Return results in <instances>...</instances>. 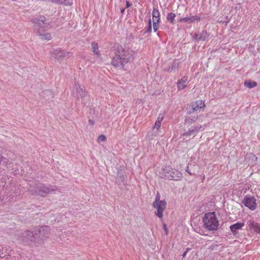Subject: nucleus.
Segmentation results:
<instances>
[{"label":"nucleus","mask_w":260,"mask_h":260,"mask_svg":"<svg viewBox=\"0 0 260 260\" xmlns=\"http://www.w3.org/2000/svg\"><path fill=\"white\" fill-rule=\"evenodd\" d=\"M135 52L128 47L120 49L112 59V63L114 66H124L134 58Z\"/></svg>","instance_id":"1"},{"label":"nucleus","mask_w":260,"mask_h":260,"mask_svg":"<svg viewBox=\"0 0 260 260\" xmlns=\"http://www.w3.org/2000/svg\"><path fill=\"white\" fill-rule=\"evenodd\" d=\"M49 228L47 226H42L40 228H36L34 229L32 232L26 231L23 233V237L26 240H30L34 242H36V239L40 237H38V233L42 237L46 236L48 235Z\"/></svg>","instance_id":"2"},{"label":"nucleus","mask_w":260,"mask_h":260,"mask_svg":"<svg viewBox=\"0 0 260 260\" xmlns=\"http://www.w3.org/2000/svg\"><path fill=\"white\" fill-rule=\"evenodd\" d=\"M204 225L209 231H214L217 230L219 222L214 212L206 213L203 218Z\"/></svg>","instance_id":"3"},{"label":"nucleus","mask_w":260,"mask_h":260,"mask_svg":"<svg viewBox=\"0 0 260 260\" xmlns=\"http://www.w3.org/2000/svg\"><path fill=\"white\" fill-rule=\"evenodd\" d=\"M162 175L166 178L171 180H178L182 178V174L178 170L173 169L169 166H166L162 169Z\"/></svg>","instance_id":"4"},{"label":"nucleus","mask_w":260,"mask_h":260,"mask_svg":"<svg viewBox=\"0 0 260 260\" xmlns=\"http://www.w3.org/2000/svg\"><path fill=\"white\" fill-rule=\"evenodd\" d=\"M256 199L254 197L250 195H246L243 199V203L250 210H254L256 207L257 204L256 203Z\"/></svg>","instance_id":"5"},{"label":"nucleus","mask_w":260,"mask_h":260,"mask_svg":"<svg viewBox=\"0 0 260 260\" xmlns=\"http://www.w3.org/2000/svg\"><path fill=\"white\" fill-rule=\"evenodd\" d=\"M153 206L154 208L157 209V212L155 215L159 218H162L163 216V212L166 208L167 203L165 201H161L157 203H153Z\"/></svg>","instance_id":"6"},{"label":"nucleus","mask_w":260,"mask_h":260,"mask_svg":"<svg viewBox=\"0 0 260 260\" xmlns=\"http://www.w3.org/2000/svg\"><path fill=\"white\" fill-rule=\"evenodd\" d=\"M190 107L192 112H199L202 109H204L206 107L205 102L202 100H198L191 102L190 104Z\"/></svg>","instance_id":"7"},{"label":"nucleus","mask_w":260,"mask_h":260,"mask_svg":"<svg viewBox=\"0 0 260 260\" xmlns=\"http://www.w3.org/2000/svg\"><path fill=\"white\" fill-rule=\"evenodd\" d=\"M247 224L250 230L257 234H260V224L258 222L253 220H249Z\"/></svg>","instance_id":"8"},{"label":"nucleus","mask_w":260,"mask_h":260,"mask_svg":"<svg viewBox=\"0 0 260 260\" xmlns=\"http://www.w3.org/2000/svg\"><path fill=\"white\" fill-rule=\"evenodd\" d=\"M53 190H54V189H50L49 187L43 185L40 186V187L38 188V189L37 191H36V192L39 195L44 197Z\"/></svg>","instance_id":"9"},{"label":"nucleus","mask_w":260,"mask_h":260,"mask_svg":"<svg viewBox=\"0 0 260 260\" xmlns=\"http://www.w3.org/2000/svg\"><path fill=\"white\" fill-rule=\"evenodd\" d=\"M187 77L183 76L178 81L177 86L178 90H182L187 86Z\"/></svg>","instance_id":"10"},{"label":"nucleus","mask_w":260,"mask_h":260,"mask_svg":"<svg viewBox=\"0 0 260 260\" xmlns=\"http://www.w3.org/2000/svg\"><path fill=\"white\" fill-rule=\"evenodd\" d=\"M200 17L197 15L192 16L191 17H187L180 18L179 20L180 22L192 23L195 21H199Z\"/></svg>","instance_id":"11"},{"label":"nucleus","mask_w":260,"mask_h":260,"mask_svg":"<svg viewBox=\"0 0 260 260\" xmlns=\"http://www.w3.org/2000/svg\"><path fill=\"white\" fill-rule=\"evenodd\" d=\"M244 226V222H237L235 224L231 225L230 227L231 232L233 234H235L238 230H241Z\"/></svg>","instance_id":"12"},{"label":"nucleus","mask_w":260,"mask_h":260,"mask_svg":"<svg viewBox=\"0 0 260 260\" xmlns=\"http://www.w3.org/2000/svg\"><path fill=\"white\" fill-rule=\"evenodd\" d=\"M69 54V52H65L60 50H56L54 52V58L57 60H60Z\"/></svg>","instance_id":"13"},{"label":"nucleus","mask_w":260,"mask_h":260,"mask_svg":"<svg viewBox=\"0 0 260 260\" xmlns=\"http://www.w3.org/2000/svg\"><path fill=\"white\" fill-rule=\"evenodd\" d=\"M91 50L94 54L97 56H100L101 55L97 43L93 42L91 43Z\"/></svg>","instance_id":"14"},{"label":"nucleus","mask_w":260,"mask_h":260,"mask_svg":"<svg viewBox=\"0 0 260 260\" xmlns=\"http://www.w3.org/2000/svg\"><path fill=\"white\" fill-rule=\"evenodd\" d=\"M153 27L155 32H156L158 28V24L160 21V17H152Z\"/></svg>","instance_id":"15"},{"label":"nucleus","mask_w":260,"mask_h":260,"mask_svg":"<svg viewBox=\"0 0 260 260\" xmlns=\"http://www.w3.org/2000/svg\"><path fill=\"white\" fill-rule=\"evenodd\" d=\"M201 125L195 127L191 130H189L183 134V136H190L194 133H198L201 128Z\"/></svg>","instance_id":"16"},{"label":"nucleus","mask_w":260,"mask_h":260,"mask_svg":"<svg viewBox=\"0 0 260 260\" xmlns=\"http://www.w3.org/2000/svg\"><path fill=\"white\" fill-rule=\"evenodd\" d=\"M163 119H164L163 116L160 117V116H159L157 117V118L155 122L154 126L153 128H156L157 129H159L160 127L161 123V122L163 120Z\"/></svg>","instance_id":"17"},{"label":"nucleus","mask_w":260,"mask_h":260,"mask_svg":"<svg viewBox=\"0 0 260 260\" xmlns=\"http://www.w3.org/2000/svg\"><path fill=\"white\" fill-rule=\"evenodd\" d=\"M244 85L249 88L255 87L257 85V83L255 81H252L249 80H246L244 82Z\"/></svg>","instance_id":"18"},{"label":"nucleus","mask_w":260,"mask_h":260,"mask_svg":"<svg viewBox=\"0 0 260 260\" xmlns=\"http://www.w3.org/2000/svg\"><path fill=\"white\" fill-rule=\"evenodd\" d=\"M76 93L78 98H82L85 96V91L80 87L77 88Z\"/></svg>","instance_id":"19"},{"label":"nucleus","mask_w":260,"mask_h":260,"mask_svg":"<svg viewBox=\"0 0 260 260\" xmlns=\"http://www.w3.org/2000/svg\"><path fill=\"white\" fill-rule=\"evenodd\" d=\"M175 17H176V14L174 13L171 12V13H169L168 14L167 19L171 23L174 24Z\"/></svg>","instance_id":"20"},{"label":"nucleus","mask_w":260,"mask_h":260,"mask_svg":"<svg viewBox=\"0 0 260 260\" xmlns=\"http://www.w3.org/2000/svg\"><path fill=\"white\" fill-rule=\"evenodd\" d=\"M152 17H160V13L157 9H154L152 11Z\"/></svg>","instance_id":"21"},{"label":"nucleus","mask_w":260,"mask_h":260,"mask_svg":"<svg viewBox=\"0 0 260 260\" xmlns=\"http://www.w3.org/2000/svg\"><path fill=\"white\" fill-rule=\"evenodd\" d=\"M41 38L42 40H49L51 38V35L50 34H47L44 35H41Z\"/></svg>","instance_id":"22"},{"label":"nucleus","mask_w":260,"mask_h":260,"mask_svg":"<svg viewBox=\"0 0 260 260\" xmlns=\"http://www.w3.org/2000/svg\"><path fill=\"white\" fill-rule=\"evenodd\" d=\"M106 137L105 136H104L103 135H101L99 136L98 138V141L99 142H104V141H106Z\"/></svg>","instance_id":"23"},{"label":"nucleus","mask_w":260,"mask_h":260,"mask_svg":"<svg viewBox=\"0 0 260 260\" xmlns=\"http://www.w3.org/2000/svg\"><path fill=\"white\" fill-rule=\"evenodd\" d=\"M161 200H160V195L158 193H157L155 197V201L153 203H158L159 202H161Z\"/></svg>","instance_id":"24"},{"label":"nucleus","mask_w":260,"mask_h":260,"mask_svg":"<svg viewBox=\"0 0 260 260\" xmlns=\"http://www.w3.org/2000/svg\"><path fill=\"white\" fill-rule=\"evenodd\" d=\"M189 248H187L186 250L182 254L183 257H185L187 254V252L190 250Z\"/></svg>","instance_id":"25"},{"label":"nucleus","mask_w":260,"mask_h":260,"mask_svg":"<svg viewBox=\"0 0 260 260\" xmlns=\"http://www.w3.org/2000/svg\"><path fill=\"white\" fill-rule=\"evenodd\" d=\"M126 8L130 7L132 5V4L128 1H126Z\"/></svg>","instance_id":"26"},{"label":"nucleus","mask_w":260,"mask_h":260,"mask_svg":"<svg viewBox=\"0 0 260 260\" xmlns=\"http://www.w3.org/2000/svg\"><path fill=\"white\" fill-rule=\"evenodd\" d=\"M148 30L149 31H151V20L149 21V28H148Z\"/></svg>","instance_id":"27"},{"label":"nucleus","mask_w":260,"mask_h":260,"mask_svg":"<svg viewBox=\"0 0 260 260\" xmlns=\"http://www.w3.org/2000/svg\"><path fill=\"white\" fill-rule=\"evenodd\" d=\"M88 122L91 125H93L94 123L93 121H92V120H89Z\"/></svg>","instance_id":"28"},{"label":"nucleus","mask_w":260,"mask_h":260,"mask_svg":"<svg viewBox=\"0 0 260 260\" xmlns=\"http://www.w3.org/2000/svg\"><path fill=\"white\" fill-rule=\"evenodd\" d=\"M164 226L165 230V231H166V234H168V230H167V229L166 225L165 224V225H164Z\"/></svg>","instance_id":"29"},{"label":"nucleus","mask_w":260,"mask_h":260,"mask_svg":"<svg viewBox=\"0 0 260 260\" xmlns=\"http://www.w3.org/2000/svg\"><path fill=\"white\" fill-rule=\"evenodd\" d=\"M41 18H42V19H41V21H42V22H43V23H44V19L45 18H44V17H41Z\"/></svg>","instance_id":"30"},{"label":"nucleus","mask_w":260,"mask_h":260,"mask_svg":"<svg viewBox=\"0 0 260 260\" xmlns=\"http://www.w3.org/2000/svg\"><path fill=\"white\" fill-rule=\"evenodd\" d=\"M186 172H188L189 171H188V167H187V168H186Z\"/></svg>","instance_id":"31"},{"label":"nucleus","mask_w":260,"mask_h":260,"mask_svg":"<svg viewBox=\"0 0 260 260\" xmlns=\"http://www.w3.org/2000/svg\"><path fill=\"white\" fill-rule=\"evenodd\" d=\"M188 173L189 174V175H191V173L190 172H188Z\"/></svg>","instance_id":"32"},{"label":"nucleus","mask_w":260,"mask_h":260,"mask_svg":"<svg viewBox=\"0 0 260 260\" xmlns=\"http://www.w3.org/2000/svg\"><path fill=\"white\" fill-rule=\"evenodd\" d=\"M198 260H201V259H198Z\"/></svg>","instance_id":"33"}]
</instances>
